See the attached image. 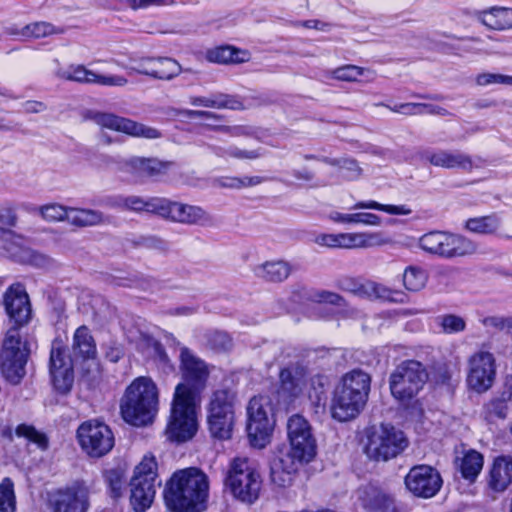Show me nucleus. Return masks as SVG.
I'll use <instances>...</instances> for the list:
<instances>
[{"mask_svg":"<svg viewBox=\"0 0 512 512\" xmlns=\"http://www.w3.org/2000/svg\"><path fill=\"white\" fill-rule=\"evenodd\" d=\"M72 353L75 360L92 359L96 355V344L86 326L76 329L73 336Z\"/></svg>","mask_w":512,"mask_h":512,"instance_id":"nucleus-33","label":"nucleus"},{"mask_svg":"<svg viewBox=\"0 0 512 512\" xmlns=\"http://www.w3.org/2000/svg\"><path fill=\"white\" fill-rule=\"evenodd\" d=\"M162 200L163 198L161 197L144 199L140 196L131 195L117 198L113 206L122 210H130L137 213H154L160 216Z\"/></svg>","mask_w":512,"mask_h":512,"instance_id":"nucleus-31","label":"nucleus"},{"mask_svg":"<svg viewBox=\"0 0 512 512\" xmlns=\"http://www.w3.org/2000/svg\"><path fill=\"white\" fill-rule=\"evenodd\" d=\"M477 250L476 244L470 239L457 234L448 233L437 256L445 259L471 255Z\"/></svg>","mask_w":512,"mask_h":512,"instance_id":"nucleus-26","label":"nucleus"},{"mask_svg":"<svg viewBox=\"0 0 512 512\" xmlns=\"http://www.w3.org/2000/svg\"><path fill=\"white\" fill-rule=\"evenodd\" d=\"M318 298H319V301H321V302L335 305L338 307H343L346 305L345 299L342 296H340L337 293L331 292V291L323 290V291L319 292Z\"/></svg>","mask_w":512,"mask_h":512,"instance_id":"nucleus-62","label":"nucleus"},{"mask_svg":"<svg viewBox=\"0 0 512 512\" xmlns=\"http://www.w3.org/2000/svg\"><path fill=\"white\" fill-rule=\"evenodd\" d=\"M262 182H263V178L260 176H252V177L245 176V177H241V178L240 177H230V178H226L222 182L221 185L223 187H227V188L240 189L243 187L256 186Z\"/></svg>","mask_w":512,"mask_h":512,"instance_id":"nucleus-54","label":"nucleus"},{"mask_svg":"<svg viewBox=\"0 0 512 512\" xmlns=\"http://www.w3.org/2000/svg\"><path fill=\"white\" fill-rule=\"evenodd\" d=\"M0 256L10 258L20 263L39 264L45 261L42 255L36 254L27 247L23 237L3 227L0 235Z\"/></svg>","mask_w":512,"mask_h":512,"instance_id":"nucleus-22","label":"nucleus"},{"mask_svg":"<svg viewBox=\"0 0 512 512\" xmlns=\"http://www.w3.org/2000/svg\"><path fill=\"white\" fill-rule=\"evenodd\" d=\"M365 452L376 461H387L399 455L408 445L403 432L392 425H373L366 429Z\"/></svg>","mask_w":512,"mask_h":512,"instance_id":"nucleus-7","label":"nucleus"},{"mask_svg":"<svg viewBox=\"0 0 512 512\" xmlns=\"http://www.w3.org/2000/svg\"><path fill=\"white\" fill-rule=\"evenodd\" d=\"M447 234V232L442 231L428 232L420 237L419 246L427 253L436 255Z\"/></svg>","mask_w":512,"mask_h":512,"instance_id":"nucleus-51","label":"nucleus"},{"mask_svg":"<svg viewBox=\"0 0 512 512\" xmlns=\"http://www.w3.org/2000/svg\"><path fill=\"white\" fill-rule=\"evenodd\" d=\"M371 377L361 369L345 373L336 386L331 411L334 419L345 422L355 418L365 407L370 392Z\"/></svg>","mask_w":512,"mask_h":512,"instance_id":"nucleus-4","label":"nucleus"},{"mask_svg":"<svg viewBox=\"0 0 512 512\" xmlns=\"http://www.w3.org/2000/svg\"><path fill=\"white\" fill-rule=\"evenodd\" d=\"M427 282V274L420 267L409 266L403 273V284L409 291L421 290Z\"/></svg>","mask_w":512,"mask_h":512,"instance_id":"nucleus-45","label":"nucleus"},{"mask_svg":"<svg viewBox=\"0 0 512 512\" xmlns=\"http://www.w3.org/2000/svg\"><path fill=\"white\" fill-rule=\"evenodd\" d=\"M496 378V360L488 351H477L468 359L467 384L477 393L488 391Z\"/></svg>","mask_w":512,"mask_h":512,"instance_id":"nucleus-15","label":"nucleus"},{"mask_svg":"<svg viewBox=\"0 0 512 512\" xmlns=\"http://www.w3.org/2000/svg\"><path fill=\"white\" fill-rule=\"evenodd\" d=\"M366 74L373 75L374 73L369 69L356 65H344L332 71L334 79L349 82L356 81L358 77Z\"/></svg>","mask_w":512,"mask_h":512,"instance_id":"nucleus-52","label":"nucleus"},{"mask_svg":"<svg viewBox=\"0 0 512 512\" xmlns=\"http://www.w3.org/2000/svg\"><path fill=\"white\" fill-rule=\"evenodd\" d=\"M246 56V52L230 45L218 46L206 52V59L217 64L242 63L246 61Z\"/></svg>","mask_w":512,"mask_h":512,"instance_id":"nucleus-36","label":"nucleus"},{"mask_svg":"<svg viewBox=\"0 0 512 512\" xmlns=\"http://www.w3.org/2000/svg\"><path fill=\"white\" fill-rule=\"evenodd\" d=\"M190 103L193 106H201L214 109L243 110L245 105L238 95L214 93L209 96H191Z\"/></svg>","mask_w":512,"mask_h":512,"instance_id":"nucleus-27","label":"nucleus"},{"mask_svg":"<svg viewBox=\"0 0 512 512\" xmlns=\"http://www.w3.org/2000/svg\"><path fill=\"white\" fill-rule=\"evenodd\" d=\"M180 368L183 382L175 388L166 435L171 441L185 442L197 431L195 403L206 389L210 371L187 347L181 348Z\"/></svg>","mask_w":512,"mask_h":512,"instance_id":"nucleus-1","label":"nucleus"},{"mask_svg":"<svg viewBox=\"0 0 512 512\" xmlns=\"http://www.w3.org/2000/svg\"><path fill=\"white\" fill-rule=\"evenodd\" d=\"M17 223V214L15 207L11 204L0 207V224L6 227H15Z\"/></svg>","mask_w":512,"mask_h":512,"instance_id":"nucleus-60","label":"nucleus"},{"mask_svg":"<svg viewBox=\"0 0 512 512\" xmlns=\"http://www.w3.org/2000/svg\"><path fill=\"white\" fill-rule=\"evenodd\" d=\"M60 78L79 83H93L95 72L88 70L84 65H70L58 72Z\"/></svg>","mask_w":512,"mask_h":512,"instance_id":"nucleus-46","label":"nucleus"},{"mask_svg":"<svg viewBox=\"0 0 512 512\" xmlns=\"http://www.w3.org/2000/svg\"><path fill=\"white\" fill-rule=\"evenodd\" d=\"M15 434L22 437L30 443H34L38 448L45 450L48 447V439L46 435L38 431L34 426L20 424L16 427Z\"/></svg>","mask_w":512,"mask_h":512,"instance_id":"nucleus-49","label":"nucleus"},{"mask_svg":"<svg viewBox=\"0 0 512 512\" xmlns=\"http://www.w3.org/2000/svg\"><path fill=\"white\" fill-rule=\"evenodd\" d=\"M172 165V162L157 158L134 156L123 162L122 170L137 179L156 178L166 174Z\"/></svg>","mask_w":512,"mask_h":512,"instance_id":"nucleus-24","label":"nucleus"},{"mask_svg":"<svg viewBox=\"0 0 512 512\" xmlns=\"http://www.w3.org/2000/svg\"><path fill=\"white\" fill-rule=\"evenodd\" d=\"M355 296L368 300H382L389 302H401L403 301V293L392 290L382 284L366 281L359 283L357 290H355Z\"/></svg>","mask_w":512,"mask_h":512,"instance_id":"nucleus-30","label":"nucleus"},{"mask_svg":"<svg viewBox=\"0 0 512 512\" xmlns=\"http://www.w3.org/2000/svg\"><path fill=\"white\" fill-rule=\"evenodd\" d=\"M254 274L259 279L269 283L284 282L292 272V266L284 260H271L257 265Z\"/></svg>","mask_w":512,"mask_h":512,"instance_id":"nucleus-29","label":"nucleus"},{"mask_svg":"<svg viewBox=\"0 0 512 512\" xmlns=\"http://www.w3.org/2000/svg\"><path fill=\"white\" fill-rule=\"evenodd\" d=\"M287 437L288 440L295 442L299 436L312 432V428L308 420L301 414H293L287 420Z\"/></svg>","mask_w":512,"mask_h":512,"instance_id":"nucleus-47","label":"nucleus"},{"mask_svg":"<svg viewBox=\"0 0 512 512\" xmlns=\"http://www.w3.org/2000/svg\"><path fill=\"white\" fill-rule=\"evenodd\" d=\"M91 487L84 480H75L50 494L53 512H87L90 508Z\"/></svg>","mask_w":512,"mask_h":512,"instance_id":"nucleus-12","label":"nucleus"},{"mask_svg":"<svg viewBox=\"0 0 512 512\" xmlns=\"http://www.w3.org/2000/svg\"><path fill=\"white\" fill-rule=\"evenodd\" d=\"M160 217L185 225L207 226L213 222L212 216L200 206L163 198Z\"/></svg>","mask_w":512,"mask_h":512,"instance_id":"nucleus-18","label":"nucleus"},{"mask_svg":"<svg viewBox=\"0 0 512 512\" xmlns=\"http://www.w3.org/2000/svg\"><path fill=\"white\" fill-rule=\"evenodd\" d=\"M502 225V219L497 214H490L481 217L470 218L466 221L465 227L477 234H495Z\"/></svg>","mask_w":512,"mask_h":512,"instance_id":"nucleus-38","label":"nucleus"},{"mask_svg":"<svg viewBox=\"0 0 512 512\" xmlns=\"http://www.w3.org/2000/svg\"><path fill=\"white\" fill-rule=\"evenodd\" d=\"M428 380L425 366L416 360L400 363L389 378L391 394L400 401L414 398Z\"/></svg>","mask_w":512,"mask_h":512,"instance_id":"nucleus-9","label":"nucleus"},{"mask_svg":"<svg viewBox=\"0 0 512 512\" xmlns=\"http://www.w3.org/2000/svg\"><path fill=\"white\" fill-rule=\"evenodd\" d=\"M235 393L222 388L213 391L207 405V423L211 436L219 440L232 437L235 422Z\"/></svg>","mask_w":512,"mask_h":512,"instance_id":"nucleus-6","label":"nucleus"},{"mask_svg":"<svg viewBox=\"0 0 512 512\" xmlns=\"http://www.w3.org/2000/svg\"><path fill=\"white\" fill-rule=\"evenodd\" d=\"M157 469V462L153 455H145L135 467L130 483V502L136 512H144L155 498L156 487L161 485V481L157 480Z\"/></svg>","mask_w":512,"mask_h":512,"instance_id":"nucleus-8","label":"nucleus"},{"mask_svg":"<svg viewBox=\"0 0 512 512\" xmlns=\"http://www.w3.org/2000/svg\"><path fill=\"white\" fill-rule=\"evenodd\" d=\"M228 485L235 497L253 503L259 497L261 479L247 458H235L228 475Z\"/></svg>","mask_w":512,"mask_h":512,"instance_id":"nucleus-10","label":"nucleus"},{"mask_svg":"<svg viewBox=\"0 0 512 512\" xmlns=\"http://www.w3.org/2000/svg\"><path fill=\"white\" fill-rule=\"evenodd\" d=\"M306 368L298 363L290 364L280 370L277 398L279 403L289 406L298 399L306 386Z\"/></svg>","mask_w":512,"mask_h":512,"instance_id":"nucleus-20","label":"nucleus"},{"mask_svg":"<svg viewBox=\"0 0 512 512\" xmlns=\"http://www.w3.org/2000/svg\"><path fill=\"white\" fill-rule=\"evenodd\" d=\"M506 75L498 73H481L477 75L475 81L478 86H487L491 84H505Z\"/></svg>","mask_w":512,"mask_h":512,"instance_id":"nucleus-61","label":"nucleus"},{"mask_svg":"<svg viewBox=\"0 0 512 512\" xmlns=\"http://www.w3.org/2000/svg\"><path fill=\"white\" fill-rule=\"evenodd\" d=\"M229 157H233L236 159H257L261 156V153L257 150H243L236 146H229Z\"/></svg>","mask_w":512,"mask_h":512,"instance_id":"nucleus-63","label":"nucleus"},{"mask_svg":"<svg viewBox=\"0 0 512 512\" xmlns=\"http://www.w3.org/2000/svg\"><path fill=\"white\" fill-rule=\"evenodd\" d=\"M300 465L301 464L295 460L283 455L278 459V461L274 462L271 468L272 482L279 487L290 485L292 482V476L298 470Z\"/></svg>","mask_w":512,"mask_h":512,"instance_id":"nucleus-35","label":"nucleus"},{"mask_svg":"<svg viewBox=\"0 0 512 512\" xmlns=\"http://www.w3.org/2000/svg\"><path fill=\"white\" fill-rule=\"evenodd\" d=\"M93 80L94 84H99L102 86L122 87L128 83V80L120 75H99L97 73H95Z\"/></svg>","mask_w":512,"mask_h":512,"instance_id":"nucleus-59","label":"nucleus"},{"mask_svg":"<svg viewBox=\"0 0 512 512\" xmlns=\"http://www.w3.org/2000/svg\"><path fill=\"white\" fill-rule=\"evenodd\" d=\"M70 207L58 203H50L38 208L43 219L47 221H67Z\"/></svg>","mask_w":512,"mask_h":512,"instance_id":"nucleus-53","label":"nucleus"},{"mask_svg":"<svg viewBox=\"0 0 512 512\" xmlns=\"http://www.w3.org/2000/svg\"><path fill=\"white\" fill-rule=\"evenodd\" d=\"M436 323L445 334H457L466 329L465 319L456 314L439 315Z\"/></svg>","mask_w":512,"mask_h":512,"instance_id":"nucleus-48","label":"nucleus"},{"mask_svg":"<svg viewBox=\"0 0 512 512\" xmlns=\"http://www.w3.org/2000/svg\"><path fill=\"white\" fill-rule=\"evenodd\" d=\"M509 402L499 393L486 404V410L490 415L498 418H506Z\"/></svg>","mask_w":512,"mask_h":512,"instance_id":"nucleus-56","label":"nucleus"},{"mask_svg":"<svg viewBox=\"0 0 512 512\" xmlns=\"http://www.w3.org/2000/svg\"><path fill=\"white\" fill-rule=\"evenodd\" d=\"M442 484L443 480L438 470L425 464L412 467L405 477V485L409 492L423 499L434 497Z\"/></svg>","mask_w":512,"mask_h":512,"instance_id":"nucleus-16","label":"nucleus"},{"mask_svg":"<svg viewBox=\"0 0 512 512\" xmlns=\"http://www.w3.org/2000/svg\"><path fill=\"white\" fill-rule=\"evenodd\" d=\"M481 22L493 30H508L512 28V9L494 7L489 11H484L481 16Z\"/></svg>","mask_w":512,"mask_h":512,"instance_id":"nucleus-37","label":"nucleus"},{"mask_svg":"<svg viewBox=\"0 0 512 512\" xmlns=\"http://www.w3.org/2000/svg\"><path fill=\"white\" fill-rule=\"evenodd\" d=\"M16 496L14 482L11 478L5 477L0 482V512H15Z\"/></svg>","mask_w":512,"mask_h":512,"instance_id":"nucleus-43","label":"nucleus"},{"mask_svg":"<svg viewBox=\"0 0 512 512\" xmlns=\"http://www.w3.org/2000/svg\"><path fill=\"white\" fill-rule=\"evenodd\" d=\"M207 128L209 129H212V130H215V131H220V132H224V133H227L233 137H237V136H241V135H244L246 134V130H245V127L243 126H234V127H231V126H226V125H209L207 124L206 125Z\"/></svg>","mask_w":512,"mask_h":512,"instance_id":"nucleus-64","label":"nucleus"},{"mask_svg":"<svg viewBox=\"0 0 512 512\" xmlns=\"http://www.w3.org/2000/svg\"><path fill=\"white\" fill-rule=\"evenodd\" d=\"M357 500L367 512H396L393 499L373 485L359 488L357 490Z\"/></svg>","mask_w":512,"mask_h":512,"instance_id":"nucleus-25","label":"nucleus"},{"mask_svg":"<svg viewBox=\"0 0 512 512\" xmlns=\"http://www.w3.org/2000/svg\"><path fill=\"white\" fill-rule=\"evenodd\" d=\"M420 159L432 166L444 169H460L470 172L474 163L470 155L459 150L426 149L419 153Z\"/></svg>","mask_w":512,"mask_h":512,"instance_id":"nucleus-23","label":"nucleus"},{"mask_svg":"<svg viewBox=\"0 0 512 512\" xmlns=\"http://www.w3.org/2000/svg\"><path fill=\"white\" fill-rule=\"evenodd\" d=\"M288 441L290 450L284 456L303 464L310 462L316 455V440L312 432L299 436L295 443L293 440Z\"/></svg>","mask_w":512,"mask_h":512,"instance_id":"nucleus-32","label":"nucleus"},{"mask_svg":"<svg viewBox=\"0 0 512 512\" xmlns=\"http://www.w3.org/2000/svg\"><path fill=\"white\" fill-rule=\"evenodd\" d=\"M132 10L148 9L150 7H170L175 5V0H127Z\"/></svg>","mask_w":512,"mask_h":512,"instance_id":"nucleus-58","label":"nucleus"},{"mask_svg":"<svg viewBox=\"0 0 512 512\" xmlns=\"http://www.w3.org/2000/svg\"><path fill=\"white\" fill-rule=\"evenodd\" d=\"M390 242L391 240L380 232L323 233L315 238L316 244L333 249L369 248Z\"/></svg>","mask_w":512,"mask_h":512,"instance_id":"nucleus-14","label":"nucleus"},{"mask_svg":"<svg viewBox=\"0 0 512 512\" xmlns=\"http://www.w3.org/2000/svg\"><path fill=\"white\" fill-rule=\"evenodd\" d=\"M103 477L108 486L111 497H121L125 487L124 471L121 468L108 469L104 471Z\"/></svg>","mask_w":512,"mask_h":512,"instance_id":"nucleus-42","label":"nucleus"},{"mask_svg":"<svg viewBox=\"0 0 512 512\" xmlns=\"http://www.w3.org/2000/svg\"><path fill=\"white\" fill-rule=\"evenodd\" d=\"M132 63L128 68L130 74L136 73L165 81L174 79L182 71L181 65L170 57H142L132 60Z\"/></svg>","mask_w":512,"mask_h":512,"instance_id":"nucleus-21","label":"nucleus"},{"mask_svg":"<svg viewBox=\"0 0 512 512\" xmlns=\"http://www.w3.org/2000/svg\"><path fill=\"white\" fill-rule=\"evenodd\" d=\"M458 461L462 477L470 482L476 479L483 467V456L475 450L466 452Z\"/></svg>","mask_w":512,"mask_h":512,"instance_id":"nucleus-39","label":"nucleus"},{"mask_svg":"<svg viewBox=\"0 0 512 512\" xmlns=\"http://www.w3.org/2000/svg\"><path fill=\"white\" fill-rule=\"evenodd\" d=\"M208 496V477L195 467L174 472L164 489V501L171 512H202Z\"/></svg>","mask_w":512,"mask_h":512,"instance_id":"nucleus-3","label":"nucleus"},{"mask_svg":"<svg viewBox=\"0 0 512 512\" xmlns=\"http://www.w3.org/2000/svg\"><path fill=\"white\" fill-rule=\"evenodd\" d=\"M123 419L134 426L152 422L158 410V390L147 377H138L126 389L120 404Z\"/></svg>","mask_w":512,"mask_h":512,"instance_id":"nucleus-5","label":"nucleus"},{"mask_svg":"<svg viewBox=\"0 0 512 512\" xmlns=\"http://www.w3.org/2000/svg\"><path fill=\"white\" fill-rule=\"evenodd\" d=\"M329 219L342 224H363L368 226H379L381 224V218L378 215L368 212L345 214L333 211L329 214Z\"/></svg>","mask_w":512,"mask_h":512,"instance_id":"nucleus-40","label":"nucleus"},{"mask_svg":"<svg viewBox=\"0 0 512 512\" xmlns=\"http://www.w3.org/2000/svg\"><path fill=\"white\" fill-rule=\"evenodd\" d=\"M5 310L14 322L6 334L0 354V367L7 381L18 384L25 375L29 356L27 343L21 340L18 326L26 324L31 315L28 294L20 283L11 285L4 294Z\"/></svg>","mask_w":512,"mask_h":512,"instance_id":"nucleus-2","label":"nucleus"},{"mask_svg":"<svg viewBox=\"0 0 512 512\" xmlns=\"http://www.w3.org/2000/svg\"><path fill=\"white\" fill-rule=\"evenodd\" d=\"M64 33V29L60 27H55L49 22L41 21L27 24L19 32H13V34H18L20 36L26 38H43L53 34H62Z\"/></svg>","mask_w":512,"mask_h":512,"instance_id":"nucleus-41","label":"nucleus"},{"mask_svg":"<svg viewBox=\"0 0 512 512\" xmlns=\"http://www.w3.org/2000/svg\"><path fill=\"white\" fill-rule=\"evenodd\" d=\"M208 341L211 348L218 352L228 351L233 345L231 337L222 331L212 333Z\"/></svg>","mask_w":512,"mask_h":512,"instance_id":"nucleus-55","label":"nucleus"},{"mask_svg":"<svg viewBox=\"0 0 512 512\" xmlns=\"http://www.w3.org/2000/svg\"><path fill=\"white\" fill-rule=\"evenodd\" d=\"M263 397H253L247 407V433L254 447L263 448L269 441L272 427Z\"/></svg>","mask_w":512,"mask_h":512,"instance_id":"nucleus-19","label":"nucleus"},{"mask_svg":"<svg viewBox=\"0 0 512 512\" xmlns=\"http://www.w3.org/2000/svg\"><path fill=\"white\" fill-rule=\"evenodd\" d=\"M107 222L108 217L99 210L76 207H70L68 210V223L75 227L98 226Z\"/></svg>","mask_w":512,"mask_h":512,"instance_id":"nucleus-34","label":"nucleus"},{"mask_svg":"<svg viewBox=\"0 0 512 512\" xmlns=\"http://www.w3.org/2000/svg\"><path fill=\"white\" fill-rule=\"evenodd\" d=\"M49 372L53 386L61 393H67L74 382L73 358L66 354L60 341H54L50 350Z\"/></svg>","mask_w":512,"mask_h":512,"instance_id":"nucleus-17","label":"nucleus"},{"mask_svg":"<svg viewBox=\"0 0 512 512\" xmlns=\"http://www.w3.org/2000/svg\"><path fill=\"white\" fill-rule=\"evenodd\" d=\"M512 483V457H497L490 470L488 485L496 492H503Z\"/></svg>","mask_w":512,"mask_h":512,"instance_id":"nucleus-28","label":"nucleus"},{"mask_svg":"<svg viewBox=\"0 0 512 512\" xmlns=\"http://www.w3.org/2000/svg\"><path fill=\"white\" fill-rule=\"evenodd\" d=\"M352 209H354V210L373 209V210L386 212L391 215H409L412 212V210L405 205L381 204L374 200L358 201L357 203L354 204Z\"/></svg>","mask_w":512,"mask_h":512,"instance_id":"nucleus-44","label":"nucleus"},{"mask_svg":"<svg viewBox=\"0 0 512 512\" xmlns=\"http://www.w3.org/2000/svg\"><path fill=\"white\" fill-rule=\"evenodd\" d=\"M322 162L331 165L339 167L341 170L344 171L343 176L347 180H356L361 175V168L358 166L357 162L353 159L349 158H342V159H334L329 157H323Z\"/></svg>","mask_w":512,"mask_h":512,"instance_id":"nucleus-50","label":"nucleus"},{"mask_svg":"<svg viewBox=\"0 0 512 512\" xmlns=\"http://www.w3.org/2000/svg\"><path fill=\"white\" fill-rule=\"evenodd\" d=\"M83 118L85 120L94 122L102 128L121 132L131 137L157 139L162 136L161 132L156 128L115 115L113 113L86 110L83 113Z\"/></svg>","mask_w":512,"mask_h":512,"instance_id":"nucleus-13","label":"nucleus"},{"mask_svg":"<svg viewBox=\"0 0 512 512\" xmlns=\"http://www.w3.org/2000/svg\"><path fill=\"white\" fill-rule=\"evenodd\" d=\"M382 105L389 108L393 112L400 113L403 115H419L425 113L424 103H402L396 104L394 106H389L385 104Z\"/></svg>","mask_w":512,"mask_h":512,"instance_id":"nucleus-57","label":"nucleus"},{"mask_svg":"<svg viewBox=\"0 0 512 512\" xmlns=\"http://www.w3.org/2000/svg\"><path fill=\"white\" fill-rule=\"evenodd\" d=\"M77 440L83 452L91 458L105 456L115 444L110 427L98 420L83 422L77 429Z\"/></svg>","mask_w":512,"mask_h":512,"instance_id":"nucleus-11","label":"nucleus"}]
</instances>
